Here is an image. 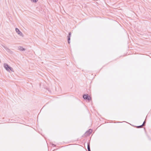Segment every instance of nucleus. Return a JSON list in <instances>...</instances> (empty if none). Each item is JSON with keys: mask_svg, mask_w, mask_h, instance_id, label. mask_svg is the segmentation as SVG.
Instances as JSON below:
<instances>
[{"mask_svg": "<svg viewBox=\"0 0 151 151\" xmlns=\"http://www.w3.org/2000/svg\"><path fill=\"white\" fill-rule=\"evenodd\" d=\"M4 67L6 70L9 72H10V70L12 72L14 71L13 69L6 63L4 64Z\"/></svg>", "mask_w": 151, "mask_h": 151, "instance_id": "obj_1", "label": "nucleus"}, {"mask_svg": "<svg viewBox=\"0 0 151 151\" xmlns=\"http://www.w3.org/2000/svg\"><path fill=\"white\" fill-rule=\"evenodd\" d=\"M83 98L85 99H87L88 101H90L91 99V98L88 96V94H84L83 95Z\"/></svg>", "mask_w": 151, "mask_h": 151, "instance_id": "obj_2", "label": "nucleus"}, {"mask_svg": "<svg viewBox=\"0 0 151 151\" xmlns=\"http://www.w3.org/2000/svg\"><path fill=\"white\" fill-rule=\"evenodd\" d=\"M15 30L16 32L19 35H22V33L19 31V29L17 28L15 29Z\"/></svg>", "mask_w": 151, "mask_h": 151, "instance_id": "obj_3", "label": "nucleus"}, {"mask_svg": "<svg viewBox=\"0 0 151 151\" xmlns=\"http://www.w3.org/2000/svg\"><path fill=\"white\" fill-rule=\"evenodd\" d=\"M71 36V34L70 32L69 33L68 36V42L69 44L70 43V37Z\"/></svg>", "mask_w": 151, "mask_h": 151, "instance_id": "obj_4", "label": "nucleus"}, {"mask_svg": "<svg viewBox=\"0 0 151 151\" xmlns=\"http://www.w3.org/2000/svg\"><path fill=\"white\" fill-rule=\"evenodd\" d=\"M92 129H90L88 130L86 132V133L88 135H90V134L92 132Z\"/></svg>", "mask_w": 151, "mask_h": 151, "instance_id": "obj_5", "label": "nucleus"}, {"mask_svg": "<svg viewBox=\"0 0 151 151\" xmlns=\"http://www.w3.org/2000/svg\"><path fill=\"white\" fill-rule=\"evenodd\" d=\"M18 49L21 51H24L25 49L23 48L22 47L19 46L18 47Z\"/></svg>", "mask_w": 151, "mask_h": 151, "instance_id": "obj_6", "label": "nucleus"}, {"mask_svg": "<svg viewBox=\"0 0 151 151\" xmlns=\"http://www.w3.org/2000/svg\"><path fill=\"white\" fill-rule=\"evenodd\" d=\"M87 148L88 151H91L90 150V143H88V146H87Z\"/></svg>", "mask_w": 151, "mask_h": 151, "instance_id": "obj_7", "label": "nucleus"}, {"mask_svg": "<svg viewBox=\"0 0 151 151\" xmlns=\"http://www.w3.org/2000/svg\"><path fill=\"white\" fill-rule=\"evenodd\" d=\"M3 47L7 50H9V49L7 48V47H6L5 46H3Z\"/></svg>", "mask_w": 151, "mask_h": 151, "instance_id": "obj_8", "label": "nucleus"}, {"mask_svg": "<svg viewBox=\"0 0 151 151\" xmlns=\"http://www.w3.org/2000/svg\"><path fill=\"white\" fill-rule=\"evenodd\" d=\"M31 1L33 2H37L38 0H31Z\"/></svg>", "mask_w": 151, "mask_h": 151, "instance_id": "obj_9", "label": "nucleus"}, {"mask_svg": "<svg viewBox=\"0 0 151 151\" xmlns=\"http://www.w3.org/2000/svg\"><path fill=\"white\" fill-rule=\"evenodd\" d=\"M142 126H143L142 125H141L140 126H138L137 127L138 128H140V127H141Z\"/></svg>", "mask_w": 151, "mask_h": 151, "instance_id": "obj_10", "label": "nucleus"}, {"mask_svg": "<svg viewBox=\"0 0 151 151\" xmlns=\"http://www.w3.org/2000/svg\"><path fill=\"white\" fill-rule=\"evenodd\" d=\"M145 123H146V122H145V121H144V122H143V124H142V125L143 126H144L145 124Z\"/></svg>", "mask_w": 151, "mask_h": 151, "instance_id": "obj_11", "label": "nucleus"}, {"mask_svg": "<svg viewBox=\"0 0 151 151\" xmlns=\"http://www.w3.org/2000/svg\"><path fill=\"white\" fill-rule=\"evenodd\" d=\"M52 146H55L56 145H54L53 144H52Z\"/></svg>", "mask_w": 151, "mask_h": 151, "instance_id": "obj_12", "label": "nucleus"}]
</instances>
